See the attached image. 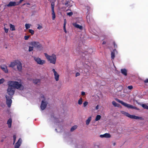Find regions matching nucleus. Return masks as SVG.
Returning a JSON list of instances; mask_svg holds the SVG:
<instances>
[{
	"mask_svg": "<svg viewBox=\"0 0 148 148\" xmlns=\"http://www.w3.org/2000/svg\"><path fill=\"white\" fill-rule=\"evenodd\" d=\"M11 86L13 87L14 89L15 88L19 89L20 90H23L24 89V87L21 84H19L18 82L16 81H9L8 82Z\"/></svg>",
	"mask_w": 148,
	"mask_h": 148,
	"instance_id": "1",
	"label": "nucleus"
},
{
	"mask_svg": "<svg viewBox=\"0 0 148 148\" xmlns=\"http://www.w3.org/2000/svg\"><path fill=\"white\" fill-rule=\"evenodd\" d=\"M44 54L47 59L49 61L50 63L53 64L56 63V57L54 54H53L51 56L49 55L46 53H45Z\"/></svg>",
	"mask_w": 148,
	"mask_h": 148,
	"instance_id": "2",
	"label": "nucleus"
},
{
	"mask_svg": "<svg viewBox=\"0 0 148 148\" xmlns=\"http://www.w3.org/2000/svg\"><path fill=\"white\" fill-rule=\"evenodd\" d=\"M115 100L118 102L121 103L125 107H127L128 108H129V109L130 108V109H135L136 110H138V109L136 107L134 106H133L132 105H131L130 104L126 103L123 102L122 101L120 100L119 99L116 98Z\"/></svg>",
	"mask_w": 148,
	"mask_h": 148,
	"instance_id": "3",
	"label": "nucleus"
},
{
	"mask_svg": "<svg viewBox=\"0 0 148 148\" xmlns=\"http://www.w3.org/2000/svg\"><path fill=\"white\" fill-rule=\"evenodd\" d=\"M8 88L7 89V92L10 96L9 97H12L14 93L15 89L11 86L8 83Z\"/></svg>",
	"mask_w": 148,
	"mask_h": 148,
	"instance_id": "4",
	"label": "nucleus"
},
{
	"mask_svg": "<svg viewBox=\"0 0 148 148\" xmlns=\"http://www.w3.org/2000/svg\"><path fill=\"white\" fill-rule=\"evenodd\" d=\"M121 113L126 116H127L132 119H142V117L136 116L134 115H130L128 113L125 112L124 111H121Z\"/></svg>",
	"mask_w": 148,
	"mask_h": 148,
	"instance_id": "5",
	"label": "nucleus"
},
{
	"mask_svg": "<svg viewBox=\"0 0 148 148\" xmlns=\"http://www.w3.org/2000/svg\"><path fill=\"white\" fill-rule=\"evenodd\" d=\"M5 98L6 99V103L8 106L10 108V107L12 103V100L11 99L12 97H9L7 95H5Z\"/></svg>",
	"mask_w": 148,
	"mask_h": 148,
	"instance_id": "6",
	"label": "nucleus"
},
{
	"mask_svg": "<svg viewBox=\"0 0 148 148\" xmlns=\"http://www.w3.org/2000/svg\"><path fill=\"white\" fill-rule=\"evenodd\" d=\"M51 6L52 10V15L53 20H55L56 18V16L54 11V7L55 6V2L54 1H51Z\"/></svg>",
	"mask_w": 148,
	"mask_h": 148,
	"instance_id": "7",
	"label": "nucleus"
},
{
	"mask_svg": "<svg viewBox=\"0 0 148 148\" xmlns=\"http://www.w3.org/2000/svg\"><path fill=\"white\" fill-rule=\"evenodd\" d=\"M31 44L34 47H36L38 49L41 48L42 47V45L40 44L39 42L35 41L32 42H31Z\"/></svg>",
	"mask_w": 148,
	"mask_h": 148,
	"instance_id": "8",
	"label": "nucleus"
},
{
	"mask_svg": "<svg viewBox=\"0 0 148 148\" xmlns=\"http://www.w3.org/2000/svg\"><path fill=\"white\" fill-rule=\"evenodd\" d=\"M34 59L38 64L42 65L45 63V60H41L39 58L34 57Z\"/></svg>",
	"mask_w": 148,
	"mask_h": 148,
	"instance_id": "9",
	"label": "nucleus"
},
{
	"mask_svg": "<svg viewBox=\"0 0 148 148\" xmlns=\"http://www.w3.org/2000/svg\"><path fill=\"white\" fill-rule=\"evenodd\" d=\"M45 100V99H44V100H42V101L40 108L42 110H44L46 108L47 105V103L46 102L44 101Z\"/></svg>",
	"mask_w": 148,
	"mask_h": 148,
	"instance_id": "10",
	"label": "nucleus"
},
{
	"mask_svg": "<svg viewBox=\"0 0 148 148\" xmlns=\"http://www.w3.org/2000/svg\"><path fill=\"white\" fill-rule=\"evenodd\" d=\"M52 71L54 73L55 80L57 81H58L59 79V75L58 73L54 69H53Z\"/></svg>",
	"mask_w": 148,
	"mask_h": 148,
	"instance_id": "11",
	"label": "nucleus"
},
{
	"mask_svg": "<svg viewBox=\"0 0 148 148\" xmlns=\"http://www.w3.org/2000/svg\"><path fill=\"white\" fill-rule=\"evenodd\" d=\"M16 65L18 70L19 71H21L22 70V64L20 61L18 60L17 61Z\"/></svg>",
	"mask_w": 148,
	"mask_h": 148,
	"instance_id": "12",
	"label": "nucleus"
},
{
	"mask_svg": "<svg viewBox=\"0 0 148 148\" xmlns=\"http://www.w3.org/2000/svg\"><path fill=\"white\" fill-rule=\"evenodd\" d=\"M21 139L20 138L15 145L14 148H19L21 143Z\"/></svg>",
	"mask_w": 148,
	"mask_h": 148,
	"instance_id": "13",
	"label": "nucleus"
},
{
	"mask_svg": "<svg viewBox=\"0 0 148 148\" xmlns=\"http://www.w3.org/2000/svg\"><path fill=\"white\" fill-rule=\"evenodd\" d=\"M73 25L75 28L78 29L80 30H82L83 29V27L78 24L77 23H73Z\"/></svg>",
	"mask_w": 148,
	"mask_h": 148,
	"instance_id": "14",
	"label": "nucleus"
},
{
	"mask_svg": "<svg viewBox=\"0 0 148 148\" xmlns=\"http://www.w3.org/2000/svg\"><path fill=\"white\" fill-rule=\"evenodd\" d=\"M18 3H17L15 2L10 1L8 4H7V6L8 7L15 6L16 5H18Z\"/></svg>",
	"mask_w": 148,
	"mask_h": 148,
	"instance_id": "15",
	"label": "nucleus"
},
{
	"mask_svg": "<svg viewBox=\"0 0 148 148\" xmlns=\"http://www.w3.org/2000/svg\"><path fill=\"white\" fill-rule=\"evenodd\" d=\"M1 69L6 73L8 72L7 66L5 65H2L1 66Z\"/></svg>",
	"mask_w": 148,
	"mask_h": 148,
	"instance_id": "16",
	"label": "nucleus"
},
{
	"mask_svg": "<svg viewBox=\"0 0 148 148\" xmlns=\"http://www.w3.org/2000/svg\"><path fill=\"white\" fill-rule=\"evenodd\" d=\"M18 61V60H15L14 62H11L9 65V66L12 68L14 67L16 65Z\"/></svg>",
	"mask_w": 148,
	"mask_h": 148,
	"instance_id": "17",
	"label": "nucleus"
},
{
	"mask_svg": "<svg viewBox=\"0 0 148 148\" xmlns=\"http://www.w3.org/2000/svg\"><path fill=\"white\" fill-rule=\"evenodd\" d=\"M100 136L101 138H109L111 137V135L109 134L106 133L104 134L100 135Z\"/></svg>",
	"mask_w": 148,
	"mask_h": 148,
	"instance_id": "18",
	"label": "nucleus"
},
{
	"mask_svg": "<svg viewBox=\"0 0 148 148\" xmlns=\"http://www.w3.org/2000/svg\"><path fill=\"white\" fill-rule=\"evenodd\" d=\"M121 73L125 76L127 75V70L125 69H121Z\"/></svg>",
	"mask_w": 148,
	"mask_h": 148,
	"instance_id": "19",
	"label": "nucleus"
},
{
	"mask_svg": "<svg viewBox=\"0 0 148 148\" xmlns=\"http://www.w3.org/2000/svg\"><path fill=\"white\" fill-rule=\"evenodd\" d=\"M12 121L11 118H10L7 121V124L9 128H10L11 127Z\"/></svg>",
	"mask_w": 148,
	"mask_h": 148,
	"instance_id": "20",
	"label": "nucleus"
},
{
	"mask_svg": "<svg viewBox=\"0 0 148 148\" xmlns=\"http://www.w3.org/2000/svg\"><path fill=\"white\" fill-rule=\"evenodd\" d=\"M116 49H114L113 50V51L111 53V58H112V59H114L115 56V51H116Z\"/></svg>",
	"mask_w": 148,
	"mask_h": 148,
	"instance_id": "21",
	"label": "nucleus"
},
{
	"mask_svg": "<svg viewBox=\"0 0 148 148\" xmlns=\"http://www.w3.org/2000/svg\"><path fill=\"white\" fill-rule=\"evenodd\" d=\"M66 19H65L64 20V21L63 29H64V31L65 33H67V31L66 30Z\"/></svg>",
	"mask_w": 148,
	"mask_h": 148,
	"instance_id": "22",
	"label": "nucleus"
},
{
	"mask_svg": "<svg viewBox=\"0 0 148 148\" xmlns=\"http://www.w3.org/2000/svg\"><path fill=\"white\" fill-rule=\"evenodd\" d=\"M10 29L11 31H14L15 30V26L11 24H10Z\"/></svg>",
	"mask_w": 148,
	"mask_h": 148,
	"instance_id": "23",
	"label": "nucleus"
},
{
	"mask_svg": "<svg viewBox=\"0 0 148 148\" xmlns=\"http://www.w3.org/2000/svg\"><path fill=\"white\" fill-rule=\"evenodd\" d=\"M33 82L35 84H37L38 83H40V80L39 79H35L33 80Z\"/></svg>",
	"mask_w": 148,
	"mask_h": 148,
	"instance_id": "24",
	"label": "nucleus"
},
{
	"mask_svg": "<svg viewBox=\"0 0 148 148\" xmlns=\"http://www.w3.org/2000/svg\"><path fill=\"white\" fill-rule=\"evenodd\" d=\"M91 120V117L90 116L86 121V123L87 125H88Z\"/></svg>",
	"mask_w": 148,
	"mask_h": 148,
	"instance_id": "25",
	"label": "nucleus"
},
{
	"mask_svg": "<svg viewBox=\"0 0 148 148\" xmlns=\"http://www.w3.org/2000/svg\"><path fill=\"white\" fill-rule=\"evenodd\" d=\"M77 127V126L76 125H74L73 126L71 129V131L72 132L75 130Z\"/></svg>",
	"mask_w": 148,
	"mask_h": 148,
	"instance_id": "26",
	"label": "nucleus"
},
{
	"mask_svg": "<svg viewBox=\"0 0 148 148\" xmlns=\"http://www.w3.org/2000/svg\"><path fill=\"white\" fill-rule=\"evenodd\" d=\"M101 118V116L99 115H97L96 117L95 120L96 121H98Z\"/></svg>",
	"mask_w": 148,
	"mask_h": 148,
	"instance_id": "27",
	"label": "nucleus"
},
{
	"mask_svg": "<svg viewBox=\"0 0 148 148\" xmlns=\"http://www.w3.org/2000/svg\"><path fill=\"white\" fill-rule=\"evenodd\" d=\"M82 103V97H80V98L78 101V103L79 105H81Z\"/></svg>",
	"mask_w": 148,
	"mask_h": 148,
	"instance_id": "28",
	"label": "nucleus"
},
{
	"mask_svg": "<svg viewBox=\"0 0 148 148\" xmlns=\"http://www.w3.org/2000/svg\"><path fill=\"white\" fill-rule=\"evenodd\" d=\"M142 106L144 108L148 109V106L146 105L143 104H142Z\"/></svg>",
	"mask_w": 148,
	"mask_h": 148,
	"instance_id": "29",
	"label": "nucleus"
},
{
	"mask_svg": "<svg viewBox=\"0 0 148 148\" xmlns=\"http://www.w3.org/2000/svg\"><path fill=\"white\" fill-rule=\"evenodd\" d=\"M31 25L29 24H26L25 25V28L26 29H27L30 27Z\"/></svg>",
	"mask_w": 148,
	"mask_h": 148,
	"instance_id": "30",
	"label": "nucleus"
},
{
	"mask_svg": "<svg viewBox=\"0 0 148 148\" xmlns=\"http://www.w3.org/2000/svg\"><path fill=\"white\" fill-rule=\"evenodd\" d=\"M112 104L113 106H114L115 107H116L118 106L117 104L115 101H113L112 102Z\"/></svg>",
	"mask_w": 148,
	"mask_h": 148,
	"instance_id": "31",
	"label": "nucleus"
},
{
	"mask_svg": "<svg viewBox=\"0 0 148 148\" xmlns=\"http://www.w3.org/2000/svg\"><path fill=\"white\" fill-rule=\"evenodd\" d=\"M29 33L31 34L32 35H33L34 34V32L32 29H29Z\"/></svg>",
	"mask_w": 148,
	"mask_h": 148,
	"instance_id": "32",
	"label": "nucleus"
},
{
	"mask_svg": "<svg viewBox=\"0 0 148 148\" xmlns=\"http://www.w3.org/2000/svg\"><path fill=\"white\" fill-rule=\"evenodd\" d=\"M16 136L15 135H14L13 136V144H14L16 140Z\"/></svg>",
	"mask_w": 148,
	"mask_h": 148,
	"instance_id": "33",
	"label": "nucleus"
},
{
	"mask_svg": "<svg viewBox=\"0 0 148 148\" xmlns=\"http://www.w3.org/2000/svg\"><path fill=\"white\" fill-rule=\"evenodd\" d=\"M5 82V79L3 78L0 79V84H3Z\"/></svg>",
	"mask_w": 148,
	"mask_h": 148,
	"instance_id": "34",
	"label": "nucleus"
},
{
	"mask_svg": "<svg viewBox=\"0 0 148 148\" xmlns=\"http://www.w3.org/2000/svg\"><path fill=\"white\" fill-rule=\"evenodd\" d=\"M88 102L86 101H85L84 103H83V106L84 107H86L87 106V105L88 104Z\"/></svg>",
	"mask_w": 148,
	"mask_h": 148,
	"instance_id": "35",
	"label": "nucleus"
},
{
	"mask_svg": "<svg viewBox=\"0 0 148 148\" xmlns=\"http://www.w3.org/2000/svg\"><path fill=\"white\" fill-rule=\"evenodd\" d=\"M33 47H29V51H31L33 50Z\"/></svg>",
	"mask_w": 148,
	"mask_h": 148,
	"instance_id": "36",
	"label": "nucleus"
},
{
	"mask_svg": "<svg viewBox=\"0 0 148 148\" xmlns=\"http://www.w3.org/2000/svg\"><path fill=\"white\" fill-rule=\"evenodd\" d=\"M67 14L69 16H71L73 14V13L72 12H68L67 13Z\"/></svg>",
	"mask_w": 148,
	"mask_h": 148,
	"instance_id": "37",
	"label": "nucleus"
},
{
	"mask_svg": "<svg viewBox=\"0 0 148 148\" xmlns=\"http://www.w3.org/2000/svg\"><path fill=\"white\" fill-rule=\"evenodd\" d=\"M29 36H24V38L25 40H27L29 39Z\"/></svg>",
	"mask_w": 148,
	"mask_h": 148,
	"instance_id": "38",
	"label": "nucleus"
},
{
	"mask_svg": "<svg viewBox=\"0 0 148 148\" xmlns=\"http://www.w3.org/2000/svg\"><path fill=\"white\" fill-rule=\"evenodd\" d=\"M144 83L146 84L148 83V78L146 79L145 80H143Z\"/></svg>",
	"mask_w": 148,
	"mask_h": 148,
	"instance_id": "39",
	"label": "nucleus"
},
{
	"mask_svg": "<svg viewBox=\"0 0 148 148\" xmlns=\"http://www.w3.org/2000/svg\"><path fill=\"white\" fill-rule=\"evenodd\" d=\"M127 88L130 90L132 89L133 87L132 86H128Z\"/></svg>",
	"mask_w": 148,
	"mask_h": 148,
	"instance_id": "40",
	"label": "nucleus"
},
{
	"mask_svg": "<svg viewBox=\"0 0 148 148\" xmlns=\"http://www.w3.org/2000/svg\"><path fill=\"white\" fill-rule=\"evenodd\" d=\"M4 29L5 32V33H7L8 32V29L6 28L5 27L4 28Z\"/></svg>",
	"mask_w": 148,
	"mask_h": 148,
	"instance_id": "41",
	"label": "nucleus"
},
{
	"mask_svg": "<svg viewBox=\"0 0 148 148\" xmlns=\"http://www.w3.org/2000/svg\"><path fill=\"white\" fill-rule=\"evenodd\" d=\"M113 44L114 45V48H116L117 47V45L116 44L115 42H113Z\"/></svg>",
	"mask_w": 148,
	"mask_h": 148,
	"instance_id": "42",
	"label": "nucleus"
},
{
	"mask_svg": "<svg viewBox=\"0 0 148 148\" xmlns=\"http://www.w3.org/2000/svg\"><path fill=\"white\" fill-rule=\"evenodd\" d=\"M81 95L83 96L85 95V92H83V91L82 92H81Z\"/></svg>",
	"mask_w": 148,
	"mask_h": 148,
	"instance_id": "43",
	"label": "nucleus"
},
{
	"mask_svg": "<svg viewBox=\"0 0 148 148\" xmlns=\"http://www.w3.org/2000/svg\"><path fill=\"white\" fill-rule=\"evenodd\" d=\"M80 75V73H79L77 72L76 73L75 76L77 77Z\"/></svg>",
	"mask_w": 148,
	"mask_h": 148,
	"instance_id": "44",
	"label": "nucleus"
},
{
	"mask_svg": "<svg viewBox=\"0 0 148 148\" xmlns=\"http://www.w3.org/2000/svg\"><path fill=\"white\" fill-rule=\"evenodd\" d=\"M86 8L87 9V10H88V11H89L90 9V8L89 7H88V6H87L86 7Z\"/></svg>",
	"mask_w": 148,
	"mask_h": 148,
	"instance_id": "45",
	"label": "nucleus"
},
{
	"mask_svg": "<svg viewBox=\"0 0 148 148\" xmlns=\"http://www.w3.org/2000/svg\"><path fill=\"white\" fill-rule=\"evenodd\" d=\"M65 5L66 6H67L68 5V2H67L65 4Z\"/></svg>",
	"mask_w": 148,
	"mask_h": 148,
	"instance_id": "46",
	"label": "nucleus"
},
{
	"mask_svg": "<svg viewBox=\"0 0 148 148\" xmlns=\"http://www.w3.org/2000/svg\"><path fill=\"white\" fill-rule=\"evenodd\" d=\"M42 27L41 26H38L37 27V29H41Z\"/></svg>",
	"mask_w": 148,
	"mask_h": 148,
	"instance_id": "47",
	"label": "nucleus"
},
{
	"mask_svg": "<svg viewBox=\"0 0 148 148\" xmlns=\"http://www.w3.org/2000/svg\"><path fill=\"white\" fill-rule=\"evenodd\" d=\"M99 106L98 105H97L95 109L96 110H98V109Z\"/></svg>",
	"mask_w": 148,
	"mask_h": 148,
	"instance_id": "48",
	"label": "nucleus"
},
{
	"mask_svg": "<svg viewBox=\"0 0 148 148\" xmlns=\"http://www.w3.org/2000/svg\"><path fill=\"white\" fill-rule=\"evenodd\" d=\"M41 97L42 98H44V99H45V97H44V95H42L41 96Z\"/></svg>",
	"mask_w": 148,
	"mask_h": 148,
	"instance_id": "49",
	"label": "nucleus"
},
{
	"mask_svg": "<svg viewBox=\"0 0 148 148\" xmlns=\"http://www.w3.org/2000/svg\"><path fill=\"white\" fill-rule=\"evenodd\" d=\"M23 0H20V1H19V3H21Z\"/></svg>",
	"mask_w": 148,
	"mask_h": 148,
	"instance_id": "50",
	"label": "nucleus"
},
{
	"mask_svg": "<svg viewBox=\"0 0 148 148\" xmlns=\"http://www.w3.org/2000/svg\"><path fill=\"white\" fill-rule=\"evenodd\" d=\"M106 43V42L105 41H104L102 43V44L103 45H104Z\"/></svg>",
	"mask_w": 148,
	"mask_h": 148,
	"instance_id": "51",
	"label": "nucleus"
},
{
	"mask_svg": "<svg viewBox=\"0 0 148 148\" xmlns=\"http://www.w3.org/2000/svg\"><path fill=\"white\" fill-rule=\"evenodd\" d=\"M26 4H27V5H30V4L29 3H26Z\"/></svg>",
	"mask_w": 148,
	"mask_h": 148,
	"instance_id": "52",
	"label": "nucleus"
},
{
	"mask_svg": "<svg viewBox=\"0 0 148 148\" xmlns=\"http://www.w3.org/2000/svg\"><path fill=\"white\" fill-rule=\"evenodd\" d=\"M115 145V143H114V146Z\"/></svg>",
	"mask_w": 148,
	"mask_h": 148,
	"instance_id": "53",
	"label": "nucleus"
},
{
	"mask_svg": "<svg viewBox=\"0 0 148 148\" xmlns=\"http://www.w3.org/2000/svg\"><path fill=\"white\" fill-rule=\"evenodd\" d=\"M25 4H26V3H24V4H23V5H25Z\"/></svg>",
	"mask_w": 148,
	"mask_h": 148,
	"instance_id": "54",
	"label": "nucleus"
},
{
	"mask_svg": "<svg viewBox=\"0 0 148 148\" xmlns=\"http://www.w3.org/2000/svg\"><path fill=\"white\" fill-rule=\"evenodd\" d=\"M88 17V15L87 16V18Z\"/></svg>",
	"mask_w": 148,
	"mask_h": 148,
	"instance_id": "55",
	"label": "nucleus"
}]
</instances>
